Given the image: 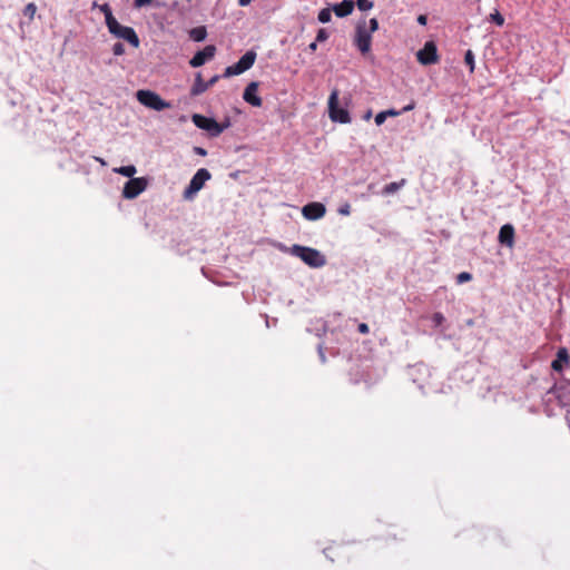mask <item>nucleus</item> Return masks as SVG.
Listing matches in <instances>:
<instances>
[{
    "mask_svg": "<svg viewBox=\"0 0 570 570\" xmlns=\"http://www.w3.org/2000/svg\"><path fill=\"white\" fill-rule=\"evenodd\" d=\"M379 29V21L372 18L368 21L361 20L355 28L354 45L362 55H367L372 47L373 33Z\"/></svg>",
    "mask_w": 570,
    "mask_h": 570,
    "instance_id": "1",
    "label": "nucleus"
},
{
    "mask_svg": "<svg viewBox=\"0 0 570 570\" xmlns=\"http://www.w3.org/2000/svg\"><path fill=\"white\" fill-rule=\"evenodd\" d=\"M288 253L301 258L306 265L318 268L325 265V256L317 249L302 245H293Z\"/></svg>",
    "mask_w": 570,
    "mask_h": 570,
    "instance_id": "2",
    "label": "nucleus"
},
{
    "mask_svg": "<svg viewBox=\"0 0 570 570\" xmlns=\"http://www.w3.org/2000/svg\"><path fill=\"white\" fill-rule=\"evenodd\" d=\"M191 120L196 127L207 131L212 137L219 136L226 128L229 127V121L219 124L214 118L199 114L193 115Z\"/></svg>",
    "mask_w": 570,
    "mask_h": 570,
    "instance_id": "3",
    "label": "nucleus"
},
{
    "mask_svg": "<svg viewBox=\"0 0 570 570\" xmlns=\"http://www.w3.org/2000/svg\"><path fill=\"white\" fill-rule=\"evenodd\" d=\"M136 98L142 106L156 111L170 108L169 102L165 101L157 92L151 90H138Z\"/></svg>",
    "mask_w": 570,
    "mask_h": 570,
    "instance_id": "4",
    "label": "nucleus"
},
{
    "mask_svg": "<svg viewBox=\"0 0 570 570\" xmlns=\"http://www.w3.org/2000/svg\"><path fill=\"white\" fill-rule=\"evenodd\" d=\"M107 28L115 37L128 41L132 47H139V38L131 27L121 26L116 18L107 23Z\"/></svg>",
    "mask_w": 570,
    "mask_h": 570,
    "instance_id": "5",
    "label": "nucleus"
},
{
    "mask_svg": "<svg viewBox=\"0 0 570 570\" xmlns=\"http://www.w3.org/2000/svg\"><path fill=\"white\" fill-rule=\"evenodd\" d=\"M328 115L332 121L340 124H348L351 117L345 108L338 106V90L334 89L328 98Z\"/></svg>",
    "mask_w": 570,
    "mask_h": 570,
    "instance_id": "6",
    "label": "nucleus"
},
{
    "mask_svg": "<svg viewBox=\"0 0 570 570\" xmlns=\"http://www.w3.org/2000/svg\"><path fill=\"white\" fill-rule=\"evenodd\" d=\"M255 60L256 52L253 50L247 51L236 63L225 69L224 77L228 78L245 72L253 67Z\"/></svg>",
    "mask_w": 570,
    "mask_h": 570,
    "instance_id": "7",
    "label": "nucleus"
},
{
    "mask_svg": "<svg viewBox=\"0 0 570 570\" xmlns=\"http://www.w3.org/2000/svg\"><path fill=\"white\" fill-rule=\"evenodd\" d=\"M212 177L210 173L206 168H200L196 171L193 178L189 181V185L184 190V197L186 199H191L209 180Z\"/></svg>",
    "mask_w": 570,
    "mask_h": 570,
    "instance_id": "8",
    "label": "nucleus"
},
{
    "mask_svg": "<svg viewBox=\"0 0 570 570\" xmlns=\"http://www.w3.org/2000/svg\"><path fill=\"white\" fill-rule=\"evenodd\" d=\"M148 186V180L145 177H137L129 179L122 189V196L127 199H134L140 195Z\"/></svg>",
    "mask_w": 570,
    "mask_h": 570,
    "instance_id": "9",
    "label": "nucleus"
},
{
    "mask_svg": "<svg viewBox=\"0 0 570 570\" xmlns=\"http://www.w3.org/2000/svg\"><path fill=\"white\" fill-rule=\"evenodd\" d=\"M417 61L421 65H432L439 61L438 48L434 41H426L424 47L416 52Z\"/></svg>",
    "mask_w": 570,
    "mask_h": 570,
    "instance_id": "10",
    "label": "nucleus"
},
{
    "mask_svg": "<svg viewBox=\"0 0 570 570\" xmlns=\"http://www.w3.org/2000/svg\"><path fill=\"white\" fill-rule=\"evenodd\" d=\"M326 213V208L322 203H309L302 208V215L308 220H317Z\"/></svg>",
    "mask_w": 570,
    "mask_h": 570,
    "instance_id": "11",
    "label": "nucleus"
},
{
    "mask_svg": "<svg viewBox=\"0 0 570 570\" xmlns=\"http://www.w3.org/2000/svg\"><path fill=\"white\" fill-rule=\"evenodd\" d=\"M216 52V48L213 45L206 46L203 50L196 52L190 59L189 63L191 67L197 68L213 59Z\"/></svg>",
    "mask_w": 570,
    "mask_h": 570,
    "instance_id": "12",
    "label": "nucleus"
},
{
    "mask_svg": "<svg viewBox=\"0 0 570 570\" xmlns=\"http://www.w3.org/2000/svg\"><path fill=\"white\" fill-rule=\"evenodd\" d=\"M243 98L246 102L254 107L262 106V98L258 96V85L257 82H250L244 91Z\"/></svg>",
    "mask_w": 570,
    "mask_h": 570,
    "instance_id": "13",
    "label": "nucleus"
},
{
    "mask_svg": "<svg viewBox=\"0 0 570 570\" xmlns=\"http://www.w3.org/2000/svg\"><path fill=\"white\" fill-rule=\"evenodd\" d=\"M499 243L509 248L514 246V227L511 224L503 225L499 230Z\"/></svg>",
    "mask_w": 570,
    "mask_h": 570,
    "instance_id": "14",
    "label": "nucleus"
},
{
    "mask_svg": "<svg viewBox=\"0 0 570 570\" xmlns=\"http://www.w3.org/2000/svg\"><path fill=\"white\" fill-rule=\"evenodd\" d=\"M570 361L568 350L566 347H561L558 350L557 358L552 361L551 367L557 371L561 372L563 370V365L568 364Z\"/></svg>",
    "mask_w": 570,
    "mask_h": 570,
    "instance_id": "15",
    "label": "nucleus"
},
{
    "mask_svg": "<svg viewBox=\"0 0 570 570\" xmlns=\"http://www.w3.org/2000/svg\"><path fill=\"white\" fill-rule=\"evenodd\" d=\"M353 9L354 2L352 0H343L342 2L335 4L332 10L337 17L343 18L351 14Z\"/></svg>",
    "mask_w": 570,
    "mask_h": 570,
    "instance_id": "16",
    "label": "nucleus"
},
{
    "mask_svg": "<svg viewBox=\"0 0 570 570\" xmlns=\"http://www.w3.org/2000/svg\"><path fill=\"white\" fill-rule=\"evenodd\" d=\"M210 87V83H206L200 73H197L195 77L194 85L191 87L190 94L191 96H198L205 92Z\"/></svg>",
    "mask_w": 570,
    "mask_h": 570,
    "instance_id": "17",
    "label": "nucleus"
},
{
    "mask_svg": "<svg viewBox=\"0 0 570 570\" xmlns=\"http://www.w3.org/2000/svg\"><path fill=\"white\" fill-rule=\"evenodd\" d=\"M189 37L196 41V42H200V41H204L207 37V30L205 27H196V28H193L190 31H189Z\"/></svg>",
    "mask_w": 570,
    "mask_h": 570,
    "instance_id": "18",
    "label": "nucleus"
},
{
    "mask_svg": "<svg viewBox=\"0 0 570 570\" xmlns=\"http://www.w3.org/2000/svg\"><path fill=\"white\" fill-rule=\"evenodd\" d=\"M406 184L405 179H401L400 181H393L384 186L383 193L386 195H391L396 193L400 188H402Z\"/></svg>",
    "mask_w": 570,
    "mask_h": 570,
    "instance_id": "19",
    "label": "nucleus"
},
{
    "mask_svg": "<svg viewBox=\"0 0 570 570\" xmlns=\"http://www.w3.org/2000/svg\"><path fill=\"white\" fill-rule=\"evenodd\" d=\"M114 171L117 174H120L122 176L132 178L137 170L134 165H128V166H121V167L114 168Z\"/></svg>",
    "mask_w": 570,
    "mask_h": 570,
    "instance_id": "20",
    "label": "nucleus"
},
{
    "mask_svg": "<svg viewBox=\"0 0 570 570\" xmlns=\"http://www.w3.org/2000/svg\"><path fill=\"white\" fill-rule=\"evenodd\" d=\"M414 107H415L414 102H411L407 106H405L401 111L395 110V109H387V110H384V112L386 114L387 117H396V116L401 115L402 112H406V111L414 109Z\"/></svg>",
    "mask_w": 570,
    "mask_h": 570,
    "instance_id": "21",
    "label": "nucleus"
},
{
    "mask_svg": "<svg viewBox=\"0 0 570 570\" xmlns=\"http://www.w3.org/2000/svg\"><path fill=\"white\" fill-rule=\"evenodd\" d=\"M99 10L104 13L105 16V20H106V24L109 23L111 20L115 19L114 14H112V11H111V8L109 7L108 3H104V4H100L99 6Z\"/></svg>",
    "mask_w": 570,
    "mask_h": 570,
    "instance_id": "22",
    "label": "nucleus"
},
{
    "mask_svg": "<svg viewBox=\"0 0 570 570\" xmlns=\"http://www.w3.org/2000/svg\"><path fill=\"white\" fill-rule=\"evenodd\" d=\"M489 20L494 22L499 27H502L504 24V18L498 9L490 13Z\"/></svg>",
    "mask_w": 570,
    "mask_h": 570,
    "instance_id": "23",
    "label": "nucleus"
},
{
    "mask_svg": "<svg viewBox=\"0 0 570 570\" xmlns=\"http://www.w3.org/2000/svg\"><path fill=\"white\" fill-rule=\"evenodd\" d=\"M318 21L322 23H327L332 19V10L330 8H324L318 12Z\"/></svg>",
    "mask_w": 570,
    "mask_h": 570,
    "instance_id": "24",
    "label": "nucleus"
},
{
    "mask_svg": "<svg viewBox=\"0 0 570 570\" xmlns=\"http://www.w3.org/2000/svg\"><path fill=\"white\" fill-rule=\"evenodd\" d=\"M464 60H465V63L470 68V72L472 73L474 71V68H475V62H474V55H473V52L471 50H468L465 52Z\"/></svg>",
    "mask_w": 570,
    "mask_h": 570,
    "instance_id": "25",
    "label": "nucleus"
},
{
    "mask_svg": "<svg viewBox=\"0 0 570 570\" xmlns=\"http://www.w3.org/2000/svg\"><path fill=\"white\" fill-rule=\"evenodd\" d=\"M37 11V7L35 3L30 2L26 6L23 13L29 17L30 20L33 19Z\"/></svg>",
    "mask_w": 570,
    "mask_h": 570,
    "instance_id": "26",
    "label": "nucleus"
},
{
    "mask_svg": "<svg viewBox=\"0 0 570 570\" xmlns=\"http://www.w3.org/2000/svg\"><path fill=\"white\" fill-rule=\"evenodd\" d=\"M356 3L361 11H367L373 8V2L370 0H356Z\"/></svg>",
    "mask_w": 570,
    "mask_h": 570,
    "instance_id": "27",
    "label": "nucleus"
},
{
    "mask_svg": "<svg viewBox=\"0 0 570 570\" xmlns=\"http://www.w3.org/2000/svg\"><path fill=\"white\" fill-rule=\"evenodd\" d=\"M472 278V275L468 272H462L460 273L458 276H456V282L458 284H463L465 282H469L471 281Z\"/></svg>",
    "mask_w": 570,
    "mask_h": 570,
    "instance_id": "28",
    "label": "nucleus"
},
{
    "mask_svg": "<svg viewBox=\"0 0 570 570\" xmlns=\"http://www.w3.org/2000/svg\"><path fill=\"white\" fill-rule=\"evenodd\" d=\"M444 321H445V318H444L443 314H441V313H434L432 315V322H433L434 326H441Z\"/></svg>",
    "mask_w": 570,
    "mask_h": 570,
    "instance_id": "29",
    "label": "nucleus"
},
{
    "mask_svg": "<svg viewBox=\"0 0 570 570\" xmlns=\"http://www.w3.org/2000/svg\"><path fill=\"white\" fill-rule=\"evenodd\" d=\"M328 39V32L325 29H320L316 35V42H324Z\"/></svg>",
    "mask_w": 570,
    "mask_h": 570,
    "instance_id": "30",
    "label": "nucleus"
},
{
    "mask_svg": "<svg viewBox=\"0 0 570 570\" xmlns=\"http://www.w3.org/2000/svg\"><path fill=\"white\" fill-rule=\"evenodd\" d=\"M112 52L115 56H121L125 53V48H124V45L120 43V42H117L112 47Z\"/></svg>",
    "mask_w": 570,
    "mask_h": 570,
    "instance_id": "31",
    "label": "nucleus"
},
{
    "mask_svg": "<svg viewBox=\"0 0 570 570\" xmlns=\"http://www.w3.org/2000/svg\"><path fill=\"white\" fill-rule=\"evenodd\" d=\"M386 114L384 111H381L375 116V124L377 126H381L386 120Z\"/></svg>",
    "mask_w": 570,
    "mask_h": 570,
    "instance_id": "32",
    "label": "nucleus"
},
{
    "mask_svg": "<svg viewBox=\"0 0 570 570\" xmlns=\"http://www.w3.org/2000/svg\"><path fill=\"white\" fill-rule=\"evenodd\" d=\"M351 213L350 204H344L338 208V214L343 216H347Z\"/></svg>",
    "mask_w": 570,
    "mask_h": 570,
    "instance_id": "33",
    "label": "nucleus"
},
{
    "mask_svg": "<svg viewBox=\"0 0 570 570\" xmlns=\"http://www.w3.org/2000/svg\"><path fill=\"white\" fill-rule=\"evenodd\" d=\"M153 0H135L134 4L136 8H141L151 3Z\"/></svg>",
    "mask_w": 570,
    "mask_h": 570,
    "instance_id": "34",
    "label": "nucleus"
},
{
    "mask_svg": "<svg viewBox=\"0 0 570 570\" xmlns=\"http://www.w3.org/2000/svg\"><path fill=\"white\" fill-rule=\"evenodd\" d=\"M358 332L362 334H367L370 332L367 324L361 323L358 325Z\"/></svg>",
    "mask_w": 570,
    "mask_h": 570,
    "instance_id": "35",
    "label": "nucleus"
},
{
    "mask_svg": "<svg viewBox=\"0 0 570 570\" xmlns=\"http://www.w3.org/2000/svg\"><path fill=\"white\" fill-rule=\"evenodd\" d=\"M426 20H428V19H426V17H425V16H423V14H421V16H419V17H417V22H419L420 24H423V26H424V24H426Z\"/></svg>",
    "mask_w": 570,
    "mask_h": 570,
    "instance_id": "36",
    "label": "nucleus"
},
{
    "mask_svg": "<svg viewBox=\"0 0 570 570\" xmlns=\"http://www.w3.org/2000/svg\"><path fill=\"white\" fill-rule=\"evenodd\" d=\"M252 2V0H238V4L240 7H246Z\"/></svg>",
    "mask_w": 570,
    "mask_h": 570,
    "instance_id": "37",
    "label": "nucleus"
},
{
    "mask_svg": "<svg viewBox=\"0 0 570 570\" xmlns=\"http://www.w3.org/2000/svg\"><path fill=\"white\" fill-rule=\"evenodd\" d=\"M195 151L198 154V155H202V156H205L206 155V150L200 148V147H196L195 148Z\"/></svg>",
    "mask_w": 570,
    "mask_h": 570,
    "instance_id": "38",
    "label": "nucleus"
},
{
    "mask_svg": "<svg viewBox=\"0 0 570 570\" xmlns=\"http://www.w3.org/2000/svg\"><path fill=\"white\" fill-rule=\"evenodd\" d=\"M218 79H219V76L216 75L209 81H207L206 83H210V87H212Z\"/></svg>",
    "mask_w": 570,
    "mask_h": 570,
    "instance_id": "39",
    "label": "nucleus"
},
{
    "mask_svg": "<svg viewBox=\"0 0 570 570\" xmlns=\"http://www.w3.org/2000/svg\"><path fill=\"white\" fill-rule=\"evenodd\" d=\"M317 43H318V42H316V40H315L314 42H312V43L309 45V50H311V51H315V50H316V48H317Z\"/></svg>",
    "mask_w": 570,
    "mask_h": 570,
    "instance_id": "40",
    "label": "nucleus"
},
{
    "mask_svg": "<svg viewBox=\"0 0 570 570\" xmlns=\"http://www.w3.org/2000/svg\"><path fill=\"white\" fill-rule=\"evenodd\" d=\"M99 6H100V4H97V2H94V3H92V7H94V8H99Z\"/></svg>",
    "mask_w": 570,
    "mask_h": 570,
    "instance_id": "41",
    "label": "nucleus"
}]
</instances>
